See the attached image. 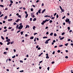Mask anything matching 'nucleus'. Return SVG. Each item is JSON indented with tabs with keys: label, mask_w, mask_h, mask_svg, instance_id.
<instances>
[{
	"label": "nucleus",
	"mask_w": 73,
	"mask_h": 73,
	"mask_svg": "<svg viewBox=\"0 0 73 73\" xmlns=\"http://www.w3.org/2000/svg\"><path fill=\"white\" fill-rule=\"evenodd\" d=\"M23 28V26H20L18 28L19 29H21Z\"/></svg>",
	"instance_id": "1"
},
{
	"label": "nucleus",
	"mask_w": 73,
	"mask_h": 73,
	"mask_svg": "<svg viewBox=\"0 0 73 73\" xmlns=\"http://www.w3.org/2000/svg\"><path fill=\"white\" fill-rule=\"evenodd\" d=\"M69 21H70V19L68 18H66V19L65 20V21L66 23H68V22Z\"/></svg>",
	"instance_id": "2"
},
{
	"label": "nucleus",
	"mask_w": 73,
	"mask_h": 73,
	"mask_svg": "<svg viewBox=\"0 0 73 73\" xmlns=\"http://www.w3.org/2000/svg\"><path fill=\"white\" fill-rule=\"evenodd\" d=\"M45 11H46V9H44L42 11V12H41L42 13H44V12H45Z\"/></svg>",
	"instance_id": "3"
},
{
	"label": "nucleus",
	"mask_w": 73,
	"mask_h": 73,
	"mask_svg": "<svg viewBox=\"0 0 73 73\" xmlns=\"http://www.w3.org/2000/svg\"><path fill=\"white\" fill-rule=\"evenodd\" d=\"M27 28H29V25H26V27H25V29H27Z\"/></svg>",
	"instance_id": "4"
},
{
	"label": "nucleus",
	"mask_w": 73,
	"mask_h": 73,
	"mask_svg": "<svg viewBox=\"0 0 73 73\" xmlns=\"http://www.w3.org/2000/svg\"><path fill=\"white\" fill-rule=\"evenodd\" d=\"M11 41V40L10 39H8L6 41V42H9V41Z\"/></svg>",
	"instance_id": "5"
},
{
	"label": "nucleus",
	"mask_w": 73,
	"mask_h": 73,
	"mask_svg": "<svg viewBox=\"0 0 73 73\" xmlns=\"http://www.w3.org/2000/svg\"><path fill=\"white\" fill-rule=\"evenodd\" d=\"M41 9L39 10L38 11V13H41Z\"/></svg>",
	"instance_id": "6"
},
{
	"label": "nucleus",
	"mask_w": 73,
	"mask_h": 73,
	"mask_svg": "<svg viewBox=\"0 0 73 73\" xmlns=\"http://www.w3.org/2000/svg\"><path fill=\"white\" fill-rule=\"evenodd\" d=\"M19 20H20V19H18L17 21H15V22H16L17 23H18V22L19 21Z\"/></svg>",
	"instance_id": "7"
},
{
	"label": "nucleus",
	"mask_w": 73,
	"mask_h": 73,
	"mask_svg": "<svg viewBox=\"0 0 73 73\" xmlns=\"http://www.w3.org/2000/svg\"><path fill=\"white\" fill-rule=\"evenodd\" d=\"M13 19H8V21H12V20Z\"/></svg>",
	"instance_id": "8"
},
{
	"label": "nucleus",
	"mask_w": 73,
	"mask_h": 73,
	"mask_svg": "<svg viewBox=\"0 0 73 73\" xmlns=\"http://www.w3.org/2000/svg\"><path fill=\"white\" fill-rule=\"evenodd\" d=\"M33 38H34V37L33 36H32L30 38V39H31V40L33 39Z\"/></svg>",
	"instance_id": "9"
},
{
	"label": "nucleus",
	"mask_w": 73,
	"mask_h": 73,
	"mask_svg": "<svg viewBox=\"0 0 73 73\" xmlns=\"http://www.w3.org/2000/svg\"><path fill=\"white\" fill-rule=\"evenodd\" d=\"M36 18H34L33 20V21H36Z\"/></svg>",
	"instance_id": "10"
},
{
	"label": "nucleus",
	"mask_w": 73,
	"mask_h": 73,
	"mask_svg": "<svg viewBox=\"0 0 73 73\" xmlns=\"http://www.w3.org/2000/svg\"><path fill=\"white\" fill-rule=\"evenodd\" d=\"M64 38V37H63L62 38H60V40H63Z\"/></svg>",
	"instance_id": "11"
},
{
	"label": "nucleus",
	"mask_w": 73,
	"mask_h": 73,
	"mask_svg": "<svg viewBox=\"0 0 73 73\" xmlns=\"http://www.w3.org/2000/svg\"><path fill=\"white\" fill-rule=\"evenodd\" d=\"M71 21H69L68 22V23L69 24H71Z\"/></svg>",
	"instance_id": "12"
},
{
	"label": "nucleus",
	"mask_w": 73,
	"mask_h": 73,
	"mask_svg": "<svg viewBox=\"0 0 73 73\" xmlns=\"http://www.w3.org/2000/svg\"><path fill=\"white\" fill-rule=\"evenodd\" d=\"M31 12H33V9L32 8H31Z\"/></svg>",
	"instance_id": "13"
},
{
	"label": "nucleus",
	"mask_w": 73,
	"mask_h": 73,
	"mask_svg": "<svg viewBox=\"0 0 73 73\" xmlns=\"http://www.w3.org/2000/svg\"><path fill=\"white\" fill-rule=\"evenodd\" d=\"M35 28H36V27H35V26H33V29L35 30Z\"/></svg>",
	"instance_id": "14"
},
{
	"label": "nucleus",
	"mask_w": 73,
	"mask_h": 73,
	"mask_svg": "<svg viewBox=\"0 0 73 73\" xmlns=\"http://www.w3.org/2000/svg\"><path fill=\"white\" fill-rule=\"evenodd\" d=\"M28 14H26L25 17V18H27V17H28Z\"/></svg>",
	"instance_id": "15"
},
{
	"label": "nucleus",
	"mask_w": 73,
	"mask_h": 73,
	"mask_svg": "<svg viewBox=\"0 0 73 73\" xmlns=\"http://www.w3.org/2000/svg\"><path fill=\"white\" fill-rule=\"evenodd\" d=\"M62 46H63V45L62 44L60 45L59 47H62Z\"/></svg>",
	"instance_id": "16"
},
{
	"label": "nucleus",
	"mask_w": 73,
	"mask_h": 73,
	"mask_svg": "<svg viewBox=\"0 0 73 73\" xmlns=\"http://www.w3.org/2000/svg\"><path fill=\"white\" fill-rule=\"evenodd\" d=\"M10 44H11V42H8L7 44V45H9Z\"/></svg>",
	"instance_id": "17"
},
{
	"label": "nucleus",
	"mask_w": 73,
	"mask_h": 73,
	"mask_svg": "<svg viewBox=\"0 0 73 73\" xmlns=\"http://www.w3.org/2000/svg\"><path fill=\"white\" fill-rule=\"evenodd\" d=\"M18 17H19L20 18H21V15H18Z\"/></svg>",
	"instance_id": "18"
},
{
	"label": "nucleus",
	"mask_w": 73,
	"mask_h": 73,
	"mask_svg": "<svg viewBox=\"0 0 73 73\" xmlns=\"http://www.w3.org/2000/svg\"><path fill=\"white\" fill-rule=\"evenodd\" d=\"M23 31H21V35H22L23 34Z\"/></svg>",
	"instance_id": "19"
},
{
	"label": "nucleus",
	"mask_w": 73,
	"mask_h": 73,
	"mask_svg": "<svg viewBox=\"0 0 73 73\" xmlns=\"http://www.w3.org/2000/svg\"><path fill=\"white\" fill-rule=\"evenodd\" d=\"M7 52H4L3 53L4 54H7Z\"/></svg>",
	"instance_id": "20"
},
{
	"label": "nucleus",
	"mask_w": 73,
	"mask_h": 73,
	"mask_svg": "<svg viewBox=\"0 0 73 73\" xmlns=\"http://www.w3.org/2000/svg\"><path fill=\"white\" fill-rule=\"evenodd\" d=\"M52 22H53V21L52 20H51L49 21L50 23H52Z\"/></svg>",
	"instance_id": "21"
},
{
	"label": "nucleus",
	"mask_w": 73,
	"mask_h": 73,
	"mask_svg": "<svg viewBox=\"0 0 73 73\" xmlns=\"http://www.w3.org/2000/svg\"><path fill=\"white\" fill-rule=\"evenodd\" d=\"M0 7H2L3 8L4 7V5H0Z\"/></svg>",
	"instance_id": "22"
},
{
	"label": "nucleus",
	"mask_w": 73,
	"mask_h": 73,
	"mask_svg": "<svg viewBox=\"0 0 73 73\" xmlns=\"http://www.w3.org/2000/svg\"><path fill=\"white\" fill-rule=\"evenodd\" d=\"M16 57V56L15 55H14L12 57V58H15Z\"/></svg>",
	"instance_id": "23"
},
{
	"label": "nucleus",
	"mask_w": 73,
	"mask_h": 73,
	"mask_svg": "<svg viewBox=\"0 0 73 73\" xmlns=\"http://www.w3.org/2000/svg\"><path fill=\"white\" fill-rule=\"evenodd\" d=\"M3 32H7V30L6 29L5 30L3 31Z\"/></svg>",
	"instance_id": "24"
},
{
	"label": "nucleus",
	"mask_w": 73,
	"mask_h": 73,
	"mask_svg": "<svg viewBox=\"0 0 73 73\" xmlns=\"http://www.w3.org/2000/svg\"><path fill=\"white\" fill-rule=\"evenodd\" d=\"M53 34V33H51L50 34V36H52Z\"/></svg>",
	"instance_id": "25"
},
{
	"label": "nucleus",
	"mask_w": 73,
	"mask_h": 73,
	"mask_svg": "<svg viewBox=\"0 0 73 73\" xmlns=\"http://www.w3.org/2000/svg\"><path fill=\"white\" fill-rule=\"evenodd\" d=\"M70 27H68L67 28V29H68V31H69V30H70Z\"/></svg>",
	"instance_id": "26"
},
{
	"label": "nucleus",
	"mask_w": 73,
	"mask_h": 73,
	"mask_svg": "<svg viewBox=\"0 0 73 73\" xmlns=\"http://www.w3.org/2000/svg\"><path fill=\"white\" fill-rule=\"evenodd\" d=\"M0 44L1 45H3V44L1 42H0Z\"/></svg>",
	"instance_id": "27"
},
{
	"label": "nucleus",
	"mask_w": 73,
	"mask_h": 73,
	"mask_svg": "<svg viewBox=\"0 0 73 73\" xmlns=\"http://www.w3.org/2000/svg\"><path fill=\"white\" fill-rule=\"evenodd\" d=\"M1 38L3 40H4V38L3 36H1Z\"/></svg>",
	"instance_id": "28"
},
{
	"label": "nucleus",
	"mask_w": 73,
	"mask_h": 73,
	"mask_svg": "<svg viewBox=\"0 0 73 73\" xmlns=\"http://www.w3.org/2000/svg\"><path fill=\"white\" fill-rule=\"evenodd\" d=\"M48 38V37L47 36H44L43 37V38Z\"/></svg>",
	"instance_id": "29"
},
{
	"label": "nucleus",
	"mask_w": 73,
	"mask_h": 73,
	"mask_svg": "<svg viewBox=\"0 0 73 73\" xmlns=\"http://www.w3.org/2000/svg\"><path fill=\"white\" fill-rule=\"evenodd\" d=\"M71 73H73V70H72V68L71 69Z\"/></svg>",
	"instance_id": "30"
},
{
	"label": "nucleus",
	"mask_w": 73,
	"mask_h": 73,
	"mask_svg": "<svg viewBox=\"0 0 73 73\" xmlns=\"http://www.w3.org/2000/svg\"><path fill=\"white\" fill-rule=\"evenodd\" d=\"M7 19V16H5V19Z\"/></svg>",
	"instance_id": "31"
},
{
	"label": "nucleus",
	"mask_w": 73,
	"mask_h": 73,
	"mask_svg": "<svg viewBox=\"0 0 73 73\" xmlns=\"http://www.w3.org/2000/svg\"><path fill=\"white\" fill-rule=\"evenodd\" d=\"M46 58H49V57L48 56H46Z\"/></svg>",
	"instance_id": "32"
},
{
	"label": "nucleus",
	"mask_w": 73,
	"mask_h": 73,
	"mask_svg": "<svg viewBox=\"0 0 73 73\" xmlns=\"http://www.w3.org/2000/svg\"><path fill=\"white\" fill-rule=\"evenodd\" d=\"M62 35H65V33L64 32H63V33H62L61 34Z\"/></svg>",
	"instance_id": "33"
},
{
	"label": "nucleus",
	"mask_w": 73,
	"mask_h": 73,
	"mask_svg": "<svg viewBox=\"0 0 73 73\" xmlns=\"http://www.w3.org/2000/svg\"><path fill=\"white\" fill-rule=\"evenodd\" d=\"M16 28L17 29H18L19 28V24H18L17 25V26Z\"/></svg>",
	"instance_id": "34"
},
{
	"label": "nucleus",
	"mask_w": 73,
	"mask_h": 73,
	"mask_svg": "<svg viewBox=\"0 0 73 73\" xmlns=\"http://www.w3.org/2000/svg\"><path fill=\"white\" fill-rule=\"evenodd\" d=\"M54 36H57V34L56 33H54Z\"/></svg>",
	"instance_id": "35"
},
{
	"label": "nucleus",
	"mask_w": 73,
	"mask_h": 73,
	"mask_svg": "<svg viewBox=\"0 0 73 73\" xmlns=\"http://www.w3.org/2000/svg\"><path fill=\"white\" fill-rule=\"evenodd\" d=\"M59 7H60V9L61 10L62 9V7H61V6H60Z\"/></svg>",
	"instance_id": "36"
},
{
	"label": "nucleus",
	"mask_w": 73,
	"mask_h": 73,
	"mask_svg": "<svg viewBox=\"0 0 73 73\" xmlns=\"http://www.w3.org/2000/svg\"><path fill=\"white\" fill-rule=\"evenodd\" d=\"M61 10L62 11V12H64V9H62Z\"/></svg>",
	"instance_id": "37"
},
{
	"label": "nucleus",
	"mask_w": 73,
	"mask_h": 73,
	"mask_svg": "<svg viewBox=\"0 0 73 73\" xmlns=\"http://www.w3.org/2000/svg\"><path fill=\"white\" fill-rule=\"evenodd\" d=\"M48 42H49L48 41H46L45 42V44H48Z\"/></svg>",
	"instance_id": "38"
},
{
	"label": "nucleus",
	"mask_w": 73,
	"mask_h": 73,
	"mask_svg": "<svg viewBox=\"0 0 73 73\" xmlns=\"http://www.w3.org/2000/svg\"><path fill=\"white\" fill-rule=\"evenodd\" d=\"M50 40V39H49L47 40H46V41H49Z\"/></svg>",
	"instance_id": "39"
},
{
	"label": "nucleus",
	"mask_w": 73,
	"mask_h": 73,
	"mask_svg": "<svg viewBox=\"0 0 73 73\" xmlns=\"http://www.w3.org/2000/svg\"><path fill=\"white\" fill-rule=\"evenodd\" d=\"M68 43L65 44V46H68Z\"/></svg>",
	"instance_id": "40"
},
{
	"label": "nucleus",
	"mask_w": 73,
	"mask_h": 73,
	"mask_svg": "<svg viewBox=\"0 0 73 73\" xmlns=\"http://www.w3.org/2000/svg\"><path fill=\"white\" fill-rule=\"evenodd\" d=\"M30 21H32V19L31 18L30 19Z\"/></svg>",
	"instance_id": "41"
},
{
	"label": "nucleus",
	"mask_w": 73,
	"mask_h": 73,
	"mask_svg": "<svg viewBox=\"0 0 73 73\" xmlns=\"http://www.w3.org/2000/svg\"><path fill=\"white\" fill-rule=\"evenodd\" d=\"M58 53H60V50H59L57 51Z\"/></svg>",
	"instance_id": "42"
},
{
	"label": "nucleus",
	"mask_w": 73,
	"mask_h": 73,
	"mask_svg": "<svg viewBox=\"0 0 73 73\" xmlns=\"http://www.w3.org/2000/svg\"><path fill=\"white\" fill-rule=\"evenodd\" d=\"M14 29H11V31H14Z\"/></svg>",
	"instance_id": "43"
},
{
	"label": "nucleus",
	"mask_w": 73,
	"mask_h": 73,
	"mask_svg": "<svg viewBox=\"0 0 73 73\" xmlns=\"http://www.w3.org/2000/svg\"><path fill=\"white\" fill-rule=\"evenodd\" d=\"M10 3H11V4H12V3H13V1H11Z\"/></svg>",
	"instance_id": "44"
},
{
	"label": "nucleus",
	"mask_w": 73,
	"mask_h": 73,
	"mask_svg": "<svg viewBox=\"0 0 73 73\" xmlns=\"http://www.w3.org/2000/svg\"><path fill=\"white\" fill-rule=\"evenodd\" d=\"M12 5V4L11 3L9 4V7H11V5Z\"/></svg>",
	"instance_id": "45"
},
{
	"label": "nucleus",
	"mask_w": 73,
	"mask_h": 73,
	"mask_svg": "<svg viewBox=\"0 0 73 73\" xmlns=\"http://www.w3.org/2000/svg\"><path fill=\"white\" fill-rule=\"evenodd\" d=\"M50 68V67H48V68H47V70H48L49 71V68Z\"/></svg>",
	"instance_id": "46"
},
{
	"label": "nucleus",
	"mask_w": 73,
	"mask_h": 73,
	"mask_svg": "<svg viewBox=\"0 0 73 73\" xmlns=\"http://www.w3.org/2000/svg\"><path fill=\"white\" fill-rule=\"evenodd\" d=\"M3 15H4V14H2L1 15H0V17H2L3 16Z\"/></svg>",
	"instance_id": "47"
},
{
	"label": "nucleus",
	"mask_w": 73,
	"mask_h": 73,
	"mask_svg": "<svg viewBox=\"0 0 73 73\" xmlns=\"http://www.w3.org/2000/svg\"><path fill=\"white\" fill-rule=\"evenodd\" d=\"M43 23H46V21H43Z\"/></svg>",
	"instance_id": "48"
},
{
	"label": "nucleus",
	"mask_w": 73,
	"mask_h": 73,
	"mask_svg": "<svg viewBox=\"0 0 73 73\" xmlns=\"http://www.w3.org/2000/svg\"><path fill=\"white\" fill-rule=\"evenodd\" d=\"M20 72H24V70L20 71Z\"/></svg>",
	"instance_id": "49"
},
{
	"label": "nucleus",
	"mask_w": 73,
	"mask_h": 73,
	"mask_svg": "<svg viewBox=\"0 0 73 73\" xmlns=\"http://www.w3.org/2000/svg\"><path fill=\"white\" fill-rule=\"evenodd\" d=\"M51 64H54V62L53 61V62H51Z\"/></svg>",
	"instance_id": "50"
},
{
	"label": "nucleus",
	"mask_w": 73,
	"mask_h": 73,
	"mask_svg": "<svg viewBox=\"0 0 73 73\" xmlns=\"http://www.w3.org/2000/svg\"><path fill=\"white\" fill-rule=\"evenodd\" d=\"M65 18V16H64L62 18V19H64Z\"/></svg>",
	"instance_id": "51"
},
{
	"label": "nucleus",
	"mask_w": 73,
	"mask_h": 73,
	"mask_svg": "<svg viewBox=\"0 0 73 73\" xmlns=\"http://www.w3.org/2000/svg\"><path fill=\"white\" fill-rule=\"evenodd\" d=\"M32 17H33V18L35 17V15H33V16Z\"/></svg>",
	"instance_id": "52"
},
{
	"label": "nucleus",
	"mask_w": 73,
	"mask_h": 73,
	"mask_svg": "<svg viewBox=\"0 0 73 73\" xmlns=\"http://www.w3.org/2000/svg\"><path fill=\"white\" fill-rule=\"evenodd\" d=\"M70 40H71V39H68V41H70Z\"/></svg>",
	"instance_id": "53"
},
{
	"label": "nucleus",
	"mask_w": 73,
	"mask_h": 73,
	"mask_svg": "<svg viewBox=\"0 0 73 73\" xmlns=\"http://www.w3.org/2000/svg\"><path fill=\"white\" fill-rule=\"evenodd\" d=\"M21 31L20 30H19L17 32V33H19V32H20Z\"/></svg>",
	"instance_id": "54"
},
{
	"label": "nucleus",
	"mask_w": 73,
	"mask_h": 73,
	"mask_svg": "<svg viewBox=\"0 0 73 73\" xmlns=\"http://www.w3.org/2000/svg\"><path fill=\"white\" fill-rule=\"evenodd\" d=\"M65 58H68V56H65Z\"/></svg>",
	"instance_id": "55"
},
{
	"label": "nucleus",
	"mask_w": 73,
	"mask_h": 73,
	"mask_svg": "<svg viewBox=\"0 0 73 73\" xmlns=\"http://www.w3.org/2000/svg\"><path fill=\"white\" fill-rule=\"evenodd\" d=\"M33 13H31V16L32 17L33 16Z\"/></svg>",
	"instance_id": "56"
},
{
	"label": "nucleus",
	"mask_w": 73,
	"mask_h": 73,
	"mask_svg": "<svg viewBox=\"0 0 73 73\" xmlns=\"http://www.w3.org/2000/svg\"><path fill=\"white\" fill-rule=\"evenodd\" d=\"M41 24H42V25H44V23H43V22H42L41 23Z\"/></svg>",
	"instance_id": "57"
},
{
	"label": "nucleus",
	"mask_w": 73,
	"mask_h": 73,
	"mask_svg": "<svg viewBox=\"0 0 73 73\" xmlns=\"http://www.w3.org/2000/svg\"><path fill=\"white\" fill-rule=\"evenodd\" d=\"M12 27H9L8 28L9 29H12Z\"/></svg>",
	"instance_id": "58"
},
{
	"label": "nucleus",
	"mask_w": 73,
	"mask_h": 73,
	"mask_svg": "<svg viewBox=\"0 0 73 73\" xmlns=\"http://www.w3.org/2000/svg\"><path fill=\"white\" fill-rule=\"evenodd\" d=\"M71 32H72V30H70L69 31L70 33H71Z\"/></svg>",
	"instance_id": "59"
},
{
	"label": "nucleus",
	"mask_w": 73,
	"mask_h": 73,
	"mask_svg": "<svg viewBox=\"0 0 73 73\" xmlns=\"http://www.w3.org/2000/svg\"><path fill=\"white\" fill-rule=\"evenodd\" d=\"M55 53V51H53L52 53V54H54Z\"/></svg>",
	"instance_id": "60"
},
{
	"label": "nucleus",
	"mask_w": 73,
	"mask_h": 73,
	"mask_svg": "<svg viewBox=\"0 0 73 73\" xmlns=\"http://www.w3.org/2000/svg\"><path fill=\"white\" fill-rule=\"evenodd\" d=\"M38 50H40L41 49V48L39 47V48H38Z\"/></svg>",
	"instance_id": "61"
},
{
	"label": "nucleus",
	"mask_w": 73,
	"mask_h": 73,
	"mask_svg": "<svg viewBox=\"0 0 73 73\" xmlns=\"http://www.w3.org/2000/svg\"><path fill=\"white\" fill-rule=\"evenodd\" d=\"M13 43H14V42L13 41H12L11 42V44H12Z\"/></svg>",
	"instance_id": "62"
},
{
	"label": "nucleus",
	"mask_w": 73,
	"mask_h": 73,
	"mask_svg": "<svg viewBox=\"0 0 73 73\" xmlns=\"http://www.w3.org/2000/svg\"><path fill=\"white\" fill-rule=\"evenodd\" d=\"M56 17L57 18H58V15H56Z\"/></svg>",
	"instance_id": "63"
},
{
	"label": "nucleus",
	"mask_w": 73,
	"mask_h": 73,
	"mask_svg": "<svg viewBox=\"0 0 73 73\" xmlns=\"http://www.w3.org/2000/svg\"><path fill=\"white\" fill-rule=\"evenodd\" d=\"M20 62H22V63H23V61L22 60H20Z\"/></svg>",
	"instance_id": "64"
}]
</instances>
